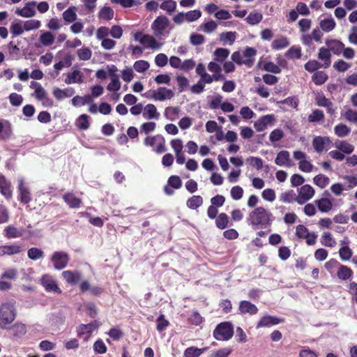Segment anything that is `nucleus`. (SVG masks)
Masks as SVG:
<instances>
[{
	"label": "nucleus",
	"mask_w": 357,
	"mask_h": 357,
	"mask_svg": "<svg viewBox=\"0 0 357 357\" xmlns=\"http://www.w3.org/2000/svg\"><path fill=\"white\" fill-rule=\"evenodd\" d=\"M274 219L271 212L263 206H258L250 212L247 222L254 229H266L271 226Z\"/></svg>",
	"instance_id": "f257e3e1"
},
{
	"label": "nucleus",
	"mask_w": 357,
	"mask_h": 357,
	"mask_svg": "<svg viewBox=\"0 0 357 357\" xmlns=\"http://www.w3.org/2000/svg\"><path fill=\"white\" fill-rule=\"evenodd\" d=\"M149 93V95H145L147 98L159 101L171 99L174 96V91L166 87H159L156 90L150 91Z\"/></svg>",
	"instance_id": "39448f33"
},
{
	"label": "nucleus",
	"mask_w": 357,
	"mask_h": 357,
	"mask_svg": "<svg viewBox=\"0 0 357 357\" xmlns=\"http://www.w3.org/2000/svg\"><path fill=\"white\" fill-rule=\"evenodd\" d=\"M27 256L31 260H38L44 257V252L38 248H31L27 251Z\"/></svg>",
	"instance_id": "09e8293b"
},
{
	"label": "nucleus",
	"mask_w": 357,
	"mask_h": 357,
	"mask_svg": "<svg viewBox=\"0 0 357 357\" xmlns=\"http://www.w3.org/2000/svg\"><path fill=\"white\" fill-rule=\"evenodd\" d=\"M351 67V65L346 61L339 59L337 61H335L333 64V68L338 72H345L347 71L349 68Z\"/></svg>",
	"instance_id": "338daca9"
},
{
	"label": "nucleus",
	"mask_w": 357,
	"mask_h": 357,
	"mask_svg": "<svg viewBox=\"0 0 357 357\" xmlns=\"http://www.w3.org/2000/svg\"><path fill=\"white\" fill-rule=\"evenodd\" d=\"M156 322H157L156 329L159 332L164 331L169 324V321L165 319V315L162 314H160V316L158 317V319L156 320Z\"/></svg>",
	"instance_id": "0e129e2a"
},
{
	"label": "nucleus",
	"mask_w": 357,
	"mask_h": 357,
	"mask_svg": "<svg viewBox=\"0 0 357 357\" xmlns=\"http://www.w3.org/2000/svg\"><path fill=\"white\" fill-rule=\"evenodd\" d=\"M275 163L278 166L291 167L294 164L290 159V154L287 151H280L275 160Z\"/></svg>",
	"instance_id": "a211bd4d"
},
{
	"label": "nucleus",
	"mask_w": 357,
	"mask_h": 357,
	"mask_svg": "<svg viewBox=\"0 0 357 357\" xmlns=\"http://www.w3.org/2000/svg\"><path fill=\"white\" fill-rule=\"evenodd\" d=\"M321 243L329 248H333L336 245V241L329 232H324L321 238Z\"/></svg>",
	"instance_id": "a19ab883"
},
{
	"label": "nucleus",
	"mask_w": 357,
	"mask_h": 357,
	"mask_svg": "<svg viewBox=\"0 0 357 357\" xmlns=\"http://www.w3.org/2000/svg\"><path fill=\"white\" fill-rule=\"evenodd\" d=\"M318 59L324 61V64L321 65L323 68H328L331 63V54L330 53V50L325 47H321L319 50Z\"/></svg>",
	"instance_id": "5701e85b"
},
{
	"label": "nucleus",
	"mask_w": 357,
	"mask_h": 357,
	"mask_svg": "<svg viewBox=\"0 0 357 357\" xmlns=\"http://www.w3.org/2000/svg\"><path fill=\"white\" fill-rule=\"evenodd\" d=\"M83 82V75L78 70H74L73 72L68 73L67 77L65 79V83L70 84L73 83H82Z\"/></svg>",
	"instance_id": "a878e982"
},
{
	"label": "nucleus",
	"mask_w": 357,
	"mask_h": 357,
	"mask_svg": "<svg viewBox=\"0 0 357 357\" xmlns=\"http://www.w3.org/2000/svg\"><path fill=\"white\" fill-rule=\"evenodd\" d=\"M150 67V64L145 60H139L134 63L133 68L137 73H144Z\"/></svg>",
	"instance_id": "4d7b16f0"
},
{
	"label": "nucleus",
	"mask_w": 357,
	"mask_h": 357,
	"mask_svg": "<svg viewBox=\"0 0 357 357\" xmlns=\"http://www.w3.org/2000/svg\"><path fill=\"white\" fill-rule=\"evenodd\" d=\"M203 204V198L200 195H193L190 197L186 205L190 209L196 210Z\"/></svg>",
	"instance_id": "7c9ffc66"
},
{
	"label": "nucleus",
	"mask_w": 357,
	"mask_h": 357,
	"mask_svg": "<svg viewBox=\"0 0 357 357\" xmlns=\"http://www.w3.org/2000/svg\"><path fill=\"white\" fill-rule=\"evenodd\" d=\"M263 18V15L261 13L253 11L250 13L248 17L245 18V21L250 25H255L259 24Z\"/></svg>",
	"instance_id": "ea45409f"
},
{
	"label": "nucleus",
	"mask_w": 357,
	"mask_h": 357,
	"mask_svg": "<svg viewBox=\"0 0 357 357\" xmlns=\"http://www.w3.org/2000/svg\"><path fill=\"white\" fill-rule=\"evenodd\" d=\"M13 136V128L8 121L0 120V139L8 140Z\"/></svg>",
	"instance_id": "2eb2a0df"
},
{
	"label": "nucleus",
	"mask_w": 357,
	"mask_h": 357,
	"mask_svg": "<svg viewBox=\"0 0 357 357\" xmlns=\"http://www.w3.org/2000/svg\"><path fill=\"white\" fill-rule=\"evenodd\" d=\"M238 310L241 314H256L258 312L257 307L248 301H241L239 303Z\"/></svg>",
	"instance_id": "dca6fc26"
},
{
	"label": "nucleus",
	"mask_w": 357,
	"mask_h": 357,
	"mask_svg": "<svg viewBox=\"0 0 357 357\" xmlns=\"http://www.w3.org/2000/svg\"><path fill=\"white\" fill-rule=\"evenodd\" d=\"M298 196L293 190H289L287 192H282L280 195V201L283 203L290 204L293 202H297Z\"/></svg>",
	"instance_id": "72a5a7b5"
},
{
	"label": "nucleus",
	"mask_w": 357,
	"mask_h": 357,
	"mask_svg": "<svg viewBox=\"0 0 357 357\" xmlns=\"http://www.w3.org/2000/svg\"><path fill=\"white\" fill-rule=\"evenodd\" d=\"M18 199L21 203L27 204L31 201V195L29 188L25 185L23 178L18 180L17 185Z\"/></svg>",
	"instance_id": "423d86ee"
},
{
	"label": "nucleus",
	"mask_w": 357,
	"mask_h": 357,
	"mask_svg": "<svg viewBox=\"0 0 357 357\" xmlns=\"http://www.w3.org/2000/svg\"><path fill=\"white\" fill-rule=\"evenodd\" d=\"M274 120V117L271 114L264 115L260 117L257 121H256L254 123V127L258 132H262L268 125L272 124Z\"/></svg>",
	"instance_id": "4468645a"
},
{
	"label": "nucleus",
	"mask_w": 357,
	"mask_h": 357,
	"mask_svg": "<svg viewBox=\"0 0 357 357\" xmlns=\"http://www.w3.org/2000/svg\"><path fill=\"white\" fill-rule=\"evenodd\" d=\"M330 51H332L335 54L340 55L344 49V44L338 40H331L326 42Z\"/></svg>",
	"instance_id": "b1692460"
},
{
	"label": "nucleus",
	"mask_w": 357,
	"mask_h": 357,
	"mask_svg": "<svg viewBox=\"0 0 357 357\" xmlns=\"http://www.w3.org/2000/svg\"><path fill=\"white\" fill-rule=\"evenodd\" d=\"M335 146L340 150V151L346 153V154H350L354 150V146L347 142V141L344 140H338L335 142Z\"/></svg>",
	"instance_id": "2f4dec72"
},
{
	"label": "nucleus",
	"mask_w": 357,
	"mask_h": 357,
	"mask_svg": "<svg viewBox=\"0 0 357 357\" xmlns=\"http://www.w3.org/2000/svg\"><path fill=\"white\" fill-rule=\"evenodd\" d=\"M160 8L169 13H172L176 10V3L172 0L165 1L160 4Z\"/></svg>",
	"instance_id": "680f3d73"
},
{
	"label": "nucleus",
	"mask_w": 357,
	"mask_h": 357,
	"mask_svg": "<svg viewBox=\"0 0 357 357\" xmlns=\"http://www.w3.org/2000/svg\"><path fill=\"white\" fill-rule=\"evenodd\" d=\"M247 162L252 166L255 167L257 170L263 168V160L258 157L250 156L247 158Z\"/></svg>",
	"instance_id": "774afa93"
},
{
	"label": "nucleus",
	"mask_w": 357,
	"mask_h": 357,
	"mask_svg": "<svg viewBox=\"0 0 357 357\" xmlns=\"http://www.w3.org/2000/svg\"><path fill=\"white\" fill-rule=\"evenodd\" d=\"M76 126L82 130H87L89 128V116L85 114L80 115L77 119Z\"/></svg>",
	"instance_id": "37998d69"
},
{
	"label": "nucleus",
	"mask_w": 357,
	"mask_h": 357,
	"mask_svg": "<svg viewBox=\"0 0 357 357\" xmlns=\"http://www.w3.org/2000/svg\"><path fill=\"white\" fill-rule=\"evenodd\" d=\"M229 50L225 48L218 47L214 52L215 61L223 62L229 56Z\"/></svg>",
	"instance_id": "c03bdc74"
},
{
	"label": "nucleus",
	"mask_w": 357,
	"mask_h": 357,
	"mask_svg": "<svg viewBox=\"0 0 357 357\" xmlns=\"http://www.w3.org/2000/svg\"><path fill=\"white\" fill-rule=\"evenodd\" d=\"M41 284L47 292H54L61 294L62 291L59 287L55 280L50 275H43L41 278Z\"/></svg>",
	"instance_id": "0eeeda50"
},
{
	"label": "nucleus",
	"mask_w": 357,
	"mask_h": 357,
	"mask_svg": "<svg viewBox=\"0 0 357 357\" xmlns=\"http://www.w3.org/2000/svg\"><path fill=\"white\" fill-rule=\"evenodd\" d=\"M324 119V114L322 110L320 109H314L312 112L308 116L307 121L310 123H315L318 121H321Z\"/></svg>",
	"instance_id": "864d4df0"
},
{
	"label": "nucleus",
	"mask_w": 357,
	"mask_h": 357,
	"mask_svg": "<svg viewBox=\"0 0 357 357\" xmlns=\"http://www.w3.org/2000/svg\"><path fill=\"white\" fill-rule=\"evenodd\" d=\"M234 335V326L230 321H223L218 324L215 328L213 335L218 341H227Z\"/></svg>",
	"instance_id": "7ed1b4c3"
},
{
	"label": "nucleus",
	"mask_w": 357,
	"mask_h": 357,
	"mask_svg": "<svg viewBox=\"0 0 357 357\" xmlns=\"http://www.w3.org/2000/svg\"><path fill=\"white\" fill-rule=\"evenodd\" d=\"M61 275L66 283L70 285L77 284L81 280L82 274L79 271H64Z\"/></svg>",
	"instance_id": "ddd939ff"
},
{
	"label": "nucleus",
	"mask_w": 357,
	"mask_h": 357,
	"mask_svg": "<svg viewBox=\"0 0 357 357\" xmlns=\"http://www.w3.org/2000/svg\"><path fill=\"white\" fill-rule=\"evenodd\" d=\"M40 22L38 20H29L24 23V29L25 31H31L37 29L40 26Z\"/></svg>",
	"instance_id": "69168bd1"
},
{
	"label": "nucleus",
	"mask_w": 357,
	"mask_h": 357,
	"mask_svg": "<svg viewBox=\"0 0 357 357\" xmlns=\"http://www.w3.org/2000/svg\"><path fill=\"white\" fill-rule=\"evenodd\" d=\"M0 192L7 200L13 197L11 183L3 174H0Z\"/></svg>",
	"instance_id": "9b49d317"
},
{
	"label": "nucleus",
	"mask_w": 357,
	"mask_h": 357,
	"mask_svg": "<svg viewBox=\"0 0 357 357\" xmlns=\"http://www.w3.org/2000/svg\"><path fill=\"white\" fill-rule=\"evenodd\" d=\"M40 42L44 46H50L54 42V36L50 31L42 33L40 36Z\"/></svg>",
	"instance_id": "8fccbe9b"
},
{
	"label": "nucleus",
	"mask_w": 357,
	"mask_h": 357,
	"mask_svg": "<svg viewBox=\"0 0 357 357\" xmlns=\"http://www.w3.org/2000/svg\"><path fill=\"white\" fill-rule=\"evenodd\" d=\"M314 195V188L308 184L304 185L298 190L297 203L301 205L304 204L309 201Z\"/></svg>",
	"instance_id": "6e6552de"
},
{
	"label": "nucleus",
	"mask_w": 357,
	"mask_h": 357,
	"mask_svg": "<svg viewBox=\"0 0 357 357\" xmlns=\"http://www.w3.org/2000/svg\"><path fill=\"white\" fill-rule=\"evenodd\" d=\"M169 22L167 17L159 16L152 24V29L156 35H162L165 29L169 26Z\"/></svg>",
	"instance_id": "f8f14e48"
},
{
	"label": "nucleus",
	"mask_w": 357,
	"mask_h": 357,
	"mask_svg": "<svg viewBox=\"0 0 357 357\" xmlns=\"http://www.w3.org/2000/svg\"><path fill=\"white\" fill-rule=\"evenodd\" d=\"M304 67L307 71L310 72V73H312V72L315 73L316 71H317V70L319 68H320L323 66L317 61L310 60L305 64Z\"/></svg>",
	"instance_id": "e2e57ef3"
},
{
	"label": "nucleus",
	"mask_w": 357,
	"mask_h": 357,
	"mask_svg": "<svg viewBox=\"0 0 357 357\" xmlns=\"http://www.w3.org/2000/svg\"><path fill=\"white\" fill-rule=\"evenodd\" d=\"M320 28L325 32H329L335 27V22L333 18L324 19L320 22Z\"/></svg>",
	"instance_id": "3c124183"
},
{
	"label": "nucleus",
	"mask_w": 357,
	"mask_h": 357,
	"mask_svg": "<svg viewBox=\"0 0 357 357\" xmlns=\"http://www.w3.org/2000/svg\"><path fill=\"white\" fill-rule=\"evenodd\" d=\"M17 317V310L14 303H3L0 305V328L7 329Z\"/></svg>",
	"instance_id": "f03ea898"
},
{
	"label": "nucleus",
	"mask_w": 357,
	"mask_h": 357,
	"mask_svg": "<svg viewBox=\"0 0 357 357\" xmlns=\"http://www.w3.org/2000/svg\"><path fill=\"white\" fill-rule=\"evenodd\" d=\"M263 69L273 74H279L281 73V68L280 66L271 61L264 63Z\"/></svg>",
	"instance_id": "052dcab7"
},
{
	"label": "nucleus",
	"mask_w": 357,
	"mask_h": 357,
	"mask_svg": "<svg viewBox=\"0 0 357 357\" xmlns=\"http://www.w3.org/2000/svg\"><path fill=\"white\" fill-rule=\"evenodd\" d=\"M143 116L144 118L149 119H158L160 116V114L157 112V109L153 104H148L144 107Z\"/></svg>",
	"instance_id": "bb28decb"
},
{
	"label": "nucleus",
	"mask_w": 357,
	"mask_h": 357,
	"mask_svg": "<svg viewBox=\"0 0 357 357\" xmlns=\"http://www.w3.org/2000/svg\"><path fill=\"white\" fill-rule=\"evenodd\" d=\"M93 101L91 96L86 95L84 96H76L72 99V104L74 106H83Z\"/></svg>",
	"instance_id": "4c0bfd02"
},
{
	"label": "nucleus",
	"mask_w": 357,
	"mask_h": 357,
	"mask_svg": "<svg viewBox=\"0 0 357 357\" xmlns=\"http://www.w3.org/2000/svg\"><path fill=\"white\" fill-rule=\"evenodd\" d=\"M13 331V334L17 336H22L26 332L25 324L21 322H16L10 328Z\"/></svg>",
	"instance_id": "6e6d98bb"
},
{
	"label": "nucleus",
	"mask_w": 357,
	"mask_h": 357,
	"mask_svg": "<svg viewBox=\"0 0 357 357\" xmlns=\"http://www.w3.org/2000/svg\"><path fill=\"white\" fill-rule=\"evenodd\" d=\"M32 4L33 6H36V3L34 1L29 2L26 6H25L22 9H17L16 10V13L24 17H31L35 15L36 11L34 9L29 6V5Z\"/></svg>",
	"instance_id": "cd10ccee"
},
{
	"label": "nucleus",
	"mask_w": 357,
	"mask_h": 357,
	"mask_svg": "<svg viewBox=\"0 0 357 357\" xmlns=\"http://www.w3.org/2000/svg\"><path fill=\"white\" fill-rule=\"evenodd\" d=\"M4 235L8 238L21 237L22 232L13 225H8L3 229Z\"/></svg>",
	"instance_id": "473e14b6"
},
{
	"label": "nucleus",
	"mask_w": 357,
	"mask_h": 357,
	"mask_svg": "<svg viewBox=\"0 0 357 357\" xmlns=\"http://www.w3.org/2000/svg\"><path fill=\"white\" fill-rule=\"evenodd\" d=\"M257 54V50L254 47H247L243 52L244 64L250 68L254 64V57Z\"/></svg>",
	"instance_id": "4be33fe9"
},
{
	"label": "nucleus",
	"mask_w": 357,
	"mask_h": 357,
	"mask_svg": "<svg viewBox=\"0 0 357 357\" xmlns=\"http://www.w3.org/2000/svg\"><path fill=\"white\" fill-rule=\"evenodd\" d=\"M341 245L339 250V256L342 261H349L353 255V251L349 248V240L347 236L340 241Z\"/></svg>",
	"instance_id": "9d476101"
},
{
	"label": "nucleus",
	"mask_w": 357,
	"mask_h": 357,
	"mask_svg": "<svg viewBox=\"0 0 357 357\" xmlns=\"http://www.w3.org/2000/svg\"><path fill=\"white\" fill-rule=\"evenodd\" d=\"M283 321V319L276 317L266 315L260 319L257 323V328L260 327H270L271 326L277 325Z\"/></svg>",
	"instance_id": "6ab92c4d"
},
{
	"label": "nucleus",
	"mask_w": 357,
	"mask_h": 357,
	"mask_svg": "<svg viewBox=\"0 0 357 357\" xmlns=\"http://www.w3.org/2000/svg\"><path fill=\"white\" fill-rule=\"evenodd\" d=\"M54 268L56 270H62L65 268L70 261L69 255L63 251H56L52 253L50 257Z\"/></svg>",
	"instance_id": "20e7f679"
},
{
	"label": "nucleus",
	"mask_w": 357,
	"mask_h": 357,
	"mask_svg": "<svg viewBox=\"0 0 357 357\" xmlns=\"http://www.w3.org/2000/svg\"><path fill=\"white\" fill-rule=\"evenodd\" d=\"M328 79V75L324 71H316L312 76V81L317 86L324 84Z\"/></svg>",
	"instance_id": "c9c22d12"
},
{
	"label": "nucleus",
	"mask_w": 357,
	"mask_h": 357,
	"mask_svg": "<svg viewBox=\"0 0 357 357\" xmlns=\"http://www.w3.org/2000/svg\"><path fill=\"white\" fill-rule=\"evenodd\" d=\"M22 250V246L17 244L1 245L0 257L19 254Z\"/></svg>",
	"instance_id": "412c9836"
},
{
	"label": "nucleus",
	"mask_w": 357,
	"mask_h": 357,
	"mask_svg": "<svg viewBox=\"0 0 357 357\" xmlns=\"http://www.w3.org/2000/svg\"><path fill=\"white\" fill-rule=\"evenodd\" d=\"M63 199L65 203L71 208H79L82 204V199L77 197L72 192H67L63 195Z\"/></svg>",
	"instance_id": "aec40b11"
},
{
	"label": "nucleus",
	"mask_w": 357,
	"mask_h": 357,
	"mask_svg": "<svg viewBox=\"0 0 357 357\" xmlns=\"http://www.w3.org/2000/svg\"><path fill=\"white\" fill-rule=\"evenodd\" d=\"M100 323L95 320L88 324H81L77 328V333L79 337L84 334H91L94 330L100 326Z\"/></svg>",
	"instance_id": "f3484780"
},
{
	"label": "nucleus",
	"mask_w": 357,
	"mask_h": 357,
	"mask_svg": "<svg viewBox=\"0 0 357 357\" xmlns=\"http://www.w3.org/2000/svg\"><path fill=\"white\" fill-rule=\"evenodd\" d=\"M139 43L143 45H147L149 47L152 49L160 48L162 44L157 42L155 38L150 35H144L141 37Z\"/></svg>",
	"instance_id": "393cba45"
},
{
	"label": "nucleus",
	"mask_w": 357,
	"mask_h": 357,
	"mask_svg": "<svg viewBox=\"0 0 357 357\" xmlns=\"http://www.w3.org/2000/svg\"><path fill=\"white\" fill-rule=\"evenodd\" d=\"M63 17L65 21L68 22H73L77 18V14L75 13V8H69L63 13Z\"/></svg>",
	"instance_id": "13d9d810"
},
{
	"label": "nucleus",
	"mask_w": 357,
	"mask_h": 357,
	"mask_svg": "<svg viewBox=\"0 0 357 357\" xmlns=\"http://www.w3.org/2000/svg\"><path fill=\"white\" fill-rule=\"evenodd\" d=\"M229 217L225 213H220L215 218V225L220 229H225L229 224Z\"/></svg>",
	"instance_id": "58836bf2"
},
{
	"label": "nucleus",
	"mask_w": 357,
	"mask_h": 357,
	"mask_svg": "<svg viewBox=\"0 0 357 357\" xmlns=\"http://www.w3.org/2000/svg\"><path fill=\"white\" fill-rule=\"evenodd\" d=\"M204 351V349H199L195 347H188L185 351L184 357H199Z\"/></svg>",
	"instance_id": "5fc2aeb1"
},
{
	"label": "nucleus",
	"mask_w": 357,
	"mask_h": 357,
	"mask_svg": "<svg viewBox=\"0 0 357 357\" xmlns=\"http://www.w3.org/2000/svg\"><path fill=\"white\" fill-rule=\"evenodd\" d=\"M289 45V41L287 37L282 36L273 41L271 47L273 50H281L287 47Z\"/></svg>",
	"instance_id": "79ce46f5"
},
{
	"label": "nucleus",
	"mask_w": 357,
	"mask_h": 357,
	"mask_svg": "<svg viewBox=\"0 0 357 357\" xmlns=\"http://www.w3.org/2000/svg\"><path fill=\"white\" fill-rule=\"evenodd\" d=\"M114 10L109 6L102 7L98 13V17L109 21L114 17Z\"/></svg>",
	"instance_id": "de8ad7c7"
},
{
	"label": "nucleus",
	"mask_w": 357,
	"mask_h": 357,
	"mask_svg": "<svg viewBox=\"0 0 357 357\" xmlns=\"http://www.w3.org/2000/svg\"><path fill=\"white\" fill-rule=\"evenodd\" d=\"M30 87L35 89V96L38 100H42L46 98L47 93L40 83L32 81Z\"/></svg>",
	"instance_id": "f704fd0d"
},
{
	"label": "nucleus",
	"mask_w": 357,
	"mask_h": 357,
	"mask_svg": "<svg viewBox=\"0 0 357 357\" xmlns=\"http://www.w3.org/2000/svg\"><path fill=\"white\" fill-rule=\"evenodd\" d=\"M337 275L339 279L347 280L351 278L353 271L349 267L340 264L337 272Z\"/></svg>",
	"instance_id": "c756f323"
},
{
	"label": "nucleus",
	"mask_w": 357,
	"mask_h": 357,
	"mask_svg": "<svg viewBox=\"0 0 357 357\" xmlns=\"http://www.w3.org/2000/svg\"><path fill=\"white\" fill-rule=\"evenodd\" d=\"M332 143L328 137L317 136L312 140V146L317 153H321L328 149Z\"/></svg>",
	"instance_id": "1a4fd4ad"
},
{
	"label": "nucleus",
	"mask_w": 357,
	"mask_h": 357,
	"mask_svg": "<svg viewBox=\"0 0 357 357\" xmlns=\"http://www.w3.org/2000/svg\"><path fill=\"white\" fill-rule=\"evenodd\" d=\"M285 56L291 59H300L302 56L301 48L296 46L291 47L285 53Z\"/></svg>",
	"instance_id": "a18cd8bd"
},
{
	"label": "nucleus",
	"mask_w": 357,
	"mask_h": 357,
	"mask_svg": "<svg viewBox=\"0 0 357 357\" xmlns=\"http://www.w3.org/2000/svg\"><path fill=\"white\" fill-rule=\"evenodd\" d=\"M180 109L178 107H167L165 109L164 116L169 121H175L179 114Z\"/></svg>",
	"instance_id": "e433bc0d"
},
{
	"label": "nucleus",
	"mask_w": 357,
	"mask_h": 357,
	"mask_svg": "<svg viewBox=\"0 0 357 357\" xmlns=\"http://www.w3.org/2000/svg\"><path fill=\"white\" fill-rule=\"evenodd\" d=\"M79 60L88 61L92 56L91 50L88 47L79 49L77 52Z\"/></svg>",
	"instance_id": "bf43d9fd"
},
{
	"label": "nucleus",
	"mask_w": 357,
	"mask_h": 357,
	"mask_svg": "<svg viewBox=\"0 0 357 357\" xmlns=\"http://www.w3.org/2000/svg\"><path fill=\"white\" fill-rule=\"evenodd\" d=\"M319 210L323 213L328 212L333 207L332 202L327 198H321L314 201Z\"/></svg>",
	"instance_id": "c85d7f7f"
},
{
	"label": "nucleus",
	"mask_w": 357,
	"mask_h": 357,
	"mask_svg": "<svg viewBox=\"0 0 357 357\" xmlns=\"http://www.w3.org/2000/svg\"><path fill=\"white\" fill-rule=\"evenodd\" d=\"M313 181L315 185L321 188H324L329 183L330 179L328 176L319 174L314 177Z\"/></svg>",
	"instance_id": "603ef678"
},
{
	"label": "nucleus",
	"mask_w": 357,
	"mask_h": 357,
	"mask_svg": "<svg viewBox=\"0 0 357 357\" xmlns=\"http://www.w3.org/2000/svg\"><path fill=\"white\" fill-rule=\"evenodd\" d=\"M334 132L339 137H344L350 133L351 129L345 124L339 123L335 126Z\"/></svg>",
	"instance_id": "49530a36"
}]
</instances>
